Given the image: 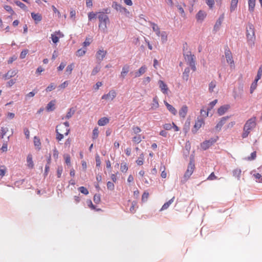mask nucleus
<instances>
[{"instance_id": "774afa93", "label": "nucleus", "mask_w": 262, "mask_h": 262, "mask_svg": "<svg viewBox=\"0 0 262 262\" xmlns=\"http://www.w3.org/2000/svg\"><path fill=\"white\" fill-rule=\"evenodd\" d=\"M62 167H58L57 169V174L58 178H60L61 176V174L62 173Z\"/></svg>"}, {"instance_id": "bb28decb", "label": "nucleus", "mask_w": 262, "mask_h": 262, "mask_svg": "<svg viewBox=\"0 0 262 262\" xmlns=\"http://www.w3.org/2000/svg\"><path fill=\"white\" fill-rule=\"evenodd\" d=\"M16 74V72L13 70H9L6 74H5L3 77L5 79H8Z\"/></svg>"}, {"instance_id": "aec40b11", "label": "nucleus", "mask_w": 262, "mask_h": 262, "mask_svg": "<svg viewBox=\"0 0 262 262\" xmlns=\"http://www.w3.org/2000/svg\"><path fill=\"white\" fill-rule=\"evenodd\" d=\"M159 107V104L158 101V98L157 96L153 98L152 102L151 104L150 110H156Z\"/></svg>"}, {"instance_id": "c9c22d12", "label": "nucleus", "mask_w": 262, "mask_h": 262, "mask_svg": "<svg viewBox=\"0 0 262 262\" xmlns=\"http://www.w3.org/2000/svg\"><path fill=\"white\" fill-rule=\"evenodd\" d=\"M7 167L5 165H0V179L5 176L7 172Z\"/></svg>"}, {"instance_id": "473e14b6", "label": "nucleus", "mask_w": 262, "mask_h": 262, "mask_svg": "<svg viewBox=\"0 0 262 262\" xmlns=\"http://www.w3.org/2000/svg\"><path fill=\"white\" fill-rule=\"evenodd\" d=\"M162 43H165L167 40V33L165 31H160V36Z\"/></svg>"}, {"instance_id": "c756f323", "label": "nucleus", "mask_w": 262, "mask_h": 262, "mask_svg": "<svg viewBox=\"0 0 262 262\" xmlns=\"http://www.w3.org/2000/svg\"><path fill=\"white\" fill-rule=\"evenodd\" d=\"M242 170L240 168H235L232 171L233 176L237 178L238 180L239 179Z\"/></svg>"}, {"instance_id": "9d476101", "label": "nucleus", "mask_w": 262, "mask_h": 262, "mask_svg": "<svg viewBox=\"0 0 262 262\" xmlns=\"http://www.w3.org/2000/svg\"><path fill=\"white\" fill-rule=\"evenodd\" d=\"M205 122L203 119H199L195 121L193 129H192V132L195 134L196 132L204 124Z\"/></svg>"}, {"instance_id": "9b49d317", "label": "nucleus", "mask_w": 262, "mask_h": 262, "mask_svg": "<svg viewBox=\"0 0 262 262\" xmlns=\"http://www.w3.org/2000/svg\"><path fill=\"white\" fill-rule=\"evenodd\" d=\"M216 140L215 139H213L206 140L201 143V147L203 149L206 150L209 147L212 146L216 142Z\"/></svg>"}, {"instance_id": "3c124183", "label": "nucleus", "mask_w": 262, "mask_h": 262, "mask_svg": "<svg viewBox=\"0 0 262 262\" xmlns=\"http://www.w3.org/2000/svg\"><path fill=\"white\" fill-rule=\"evenodd\" d=\"M34 144L35 146L39 147L41 145L40 140L39 138L36 136L34 137Z\"/></svg>"}, {"instance_id": "6e6552de", "label": "nucleus", "mask_w": 262, "mask_h": 262, "mask_svg": "<svg viewBox=\"0 0 262 262\" xmlns=\"http://www.w3.org/2000/svg\"><path fill=\"white\" fill-rule=\"evenodd\" d=\"M116 95L117 94L116 91L112 90L110 91L107 94L103 95L101 97V99L108 101H112L116 97Z\"/></svg>"}, {"instance_id": "338daca9", "label": "nucleus", "mask_w": 262, "mask_h": 262, "mask_svg": "<svg viewBox=\"0 0 262 262\" xmlns=\"http://www.w3.org/2000/svg\"><path fill=\"white\" fill-rule=\"evenodd\" d=\"M107 187L108 189H110L111 190H113L114 189V185L113 183L111 182H108L107 183Z\"/></svg>"}, {"instance_id": "f3484780", "label": "nucleus", "mask_w": 262, "mask_h": 262, "mask_svg": "<svg viewBox=\"0 0 262 262\" xmlns=\"http://www.w3.org/2000/svg\"><path fill=\"white\" fill-rule=\"evenodd\" d=\"M107 52L103 50H99L97 51L96 54V58L101 61L105 57L106 55Z\"/></svg>"}, {"instance_id": "a211bd4d", "label": "nucleus", "mask_w": 262, "mask_h": 262, "mask_svg": "<svg viewBox=\"0 0 262 262\" xmlns=\"http://www.w3.org/2000/svg\"><path fill=\"white\" fill-rule=\"evenodd\" d=\"M147 70V67L145 66H142L138 71L136 72L135 73V77H139L143 74L145 73Z\"/></svg>"}, {"instance_id": "ea45409f", "label": "nucleus", "mask_w": 262, "mask_h": 262, "mask_svg": "<svg viewBox=\"0 0 262 262\" xmlns=\"http://www.w3.org/2000/svg\"><path fill=\"white\" fill-rule=\"evenodd\" d=\"M237 3L238 0H231L230 6V11L231 12L235 9L237 7Z\"/></svg>"}, {"instance_id": "20e7f679", "label": "nucleus", "mask_w": 262, "mask_h": 262, "mask_svg": "<svg viewBox=\"0 0 262 262\" xmlns=\"http://www.w3.org/2000/svg\"><path fill=\"white\" fill-rule=\"evenodd\" d=\"M246 36L248 43L253 45L255 39L254 28L251 24H249L247 27Z\"/></svg>"}, {"instance_id": "7ed1b4c3", "label": "nucleus", "mask_w": 262, "mask_h": 262, "mask_svg": "<svg viewBox=\"0 0 262 262\" xmlns=\"http://www.w3.org/2000/svg\"><path fill=\"white\" fill-rule=\"evenodd\" d=\"M184 56L187 63L191 67L193 71L196 70L195 65V57L194 55L192 54L191 52L188 51L186 53L184 54Z\"/></svg>"}, {"instance_id": "6e6d98bb", "label": "nucleus", "mask_w": 262, "mask_h": 262, "mask_svg": "<svg viewBox=\"0 0 262 262\" xmlns=\"http://www.w3.org/2000/svg\"><path fill=\"white\" fill-rule=\"evenodd\" d=\"M92 42V39L90 38L86 37L85 41L83 43L84 47H86L89 46Z\"/></svg>"}, {"instance_id": "423d86ee", "label": "nucleus", "mask_w": 262, "mask_h": 262, "mask_svg": "<svg viewBox=\"0 0 262 262\" xmlns=\"http://www.w3.org/2000/svg\"><path fill=\"white\" fill-rule=\"evenodd\" d=\"M112 7L117 11H119L120 12L124 13L126 15L129 14V12L126 8L122 7L121 5L118 4L116 2H114L113 3Z\"/></svg>"}, {"instance_id": "412c9836", "label": "nucleus", "mask_w": 262, "mask_h": 262, "mask_svg": "<svg viewBox=\"0 0 262 262\" xmlns=\"http://www.w3.org/2000/svg\"><path fill=\"white\" fill-rule=\"evenodd\" d=\"M164 103L166 105L167 110L173 115H176L177 113L176 109L171 105L169 104L167 101H164Z\"/></svg>"}, {"instance_id": "680f3d73", "label": "nucleus", "mask_w": 262, "mask_h": 262, "mask_svg": "<svg viewBox=\"0 0 262 262\" xmlns=\"http://www.w3.org/2000/svg\"><path fill=\"white\" fill-rule=\"evenodd\" d=\"M100 70V67L99 66H97L94 68L92 72V75H95L97 73L99 72Z\"/></svg>"}, {"instance_id": "ddd939ff", "label": "nucleus", "mask_w": 262, "mask_h": 262, "mask_svg": "<svg viewBox=\"0 0 262 262\" xmlns=\"http://www.w3.org/2000/svg\"><path fill=\"white\" fill-rule=\"evenodd\" d=\"M158 84L161 91L164 94H167L169 91V89L167 85L161 80L158 81Z\"/></svg>"}, {"instance_id": "0e129e2a", "label": "nucleus", "mask_w": 262, "mask_h": 262, "mask_svg": "<svg viewBox=\"0 0 262 262\" xmlns=\"http://www.w3.org/2000/svg\"><path fill=\"white\" fill-rule=\"evenodd\" d=\"M63 134L59 132H56V139L58 141H61L63 138Z\"/></svg>"}, {"instance_id": "69168bd1", "label": "nucleus", "mask_w": 262, "mask_h": 262, "mask_svg": "<svg viewBox=\"0 0 262 262\" xmlns=\"http://www.w3.org/2000/svg\"><path fill=\"white\" fill-rule=\"evenodd\" d=\"M149 196V193L147 192H144L142 196V201H147V199Z\"/></svg>"}, {"instance_id": "de8ad7c7", "label": "nucleus", "mask_w": 262, "mask_h": 262, "mask_svg": "<svg viewBox=\"0 0 262 262\" xmlns=\"http://www.w3.org/2000/svg\"><path fill=\"white\" fill-rule=\"evenodd\" d=\"M86 53V49L83 50L82 49H79L76 53L77 56L81 57L83 56Z\"/></svg>"}, {"instance_id": "393cba45", "label": "nucleus", "mask_w": 262, "mask_h": 262, "mask_svg": "<svg viewBox=\"0 0 262 262\" xmlns=\"http://www.w3.org/2000/svg\"><path fill=\"white\" fill-rule=\"evenodd\" d=\"M150 24L152 28L153 31L156 33L157 36H159L160 34V30L158 26L152 22H150Z\"/></svg>"}, {"instance_id": "f257e3e1", "label": "nucleus", "mask_w": 262, "mask_h": 262, "mask_svg": "<svg viewBox=\"0 0 262 262\" xmlns=\"http://www.w3.org/2000/svg\"><path fill=\"white\" fill-rule=\"evenodd\" d=\"M256 126V118H252L249 119L245 123L244 127V132L242 134L243 138L248 137L251 130Z\"/></svg>"}, {"instance_id": "c85d7f7f", "label": "nucleus", "mask_w": 262, "mask_h": 262, "mask_svg": "<svg viewBox=\"0 0 262 262\" xmlns=\"http://www.w3.org/2000/svg\"><path fill=\"white\" fill-rule=\"evenodd\" d=\"M228 118L227 117H223L220 121V122L216 124L215 127L216 129H221L222 126L225 123L226 121Z\"/></svg>"}, {"instance_id": "5701e85b", "label": "nucleus", "mask_w": 262, "mask_h": 262, "mask_svg": "<svg viewBox=\"0 0 262 262\" xmlns=\"http://www.w3.org/2000/svg\"><path fill=\"white\" fill-rule=\"evenodd\" d=\"M129 70V66L127 64L124 66L121 72V77L124 78Z\"/></svg>"}, {"instance_id": "e433bc0d", "label": "nucleus", "mask_w": 262, "mask_h": 262, "mask_svg": "<svg viewBox=\"0 0 262 262\" xmlns=\"http://www.w3.org/2000/svg\"><path fill=\"white\" fill-rule=\"evenodd\" d=\"M249 10L253 12L255 5V0H248Z\"/></svg>"}, {"instance_id": "49530a36", "label": "nucleus", "mask_w": 262, "mask_h": 262, "mask_svg": "<svg viewBox=\"0 0 262 262\" xmlns=\"http://www.w3.org/2000/svg\"><path fill=\"white\" fill-rule=\"evenodd\" d=\"M74 113H75V110L73 108H70L68 112L67 113V114L66 115V118L67 119L70 118L74 115Z\"/></svg>"}, {"instance_id": "37998d69", "label": "nucleus", "mask_w": 262, "mask_h": 262, "mask_svg": "<svg viewBox=\"0 0 262 262\" xmlns=\"http://www.w3.org/2000/svg\"><path fill=\"white\" fill-rule=\"evenodd\" d=\"M253 176L256 179V181L259 183H262L261 176L259 173L258 171L253 174Z\"/></svg>"}, {"instance_id": "6ab92c4d", "label": "nucleus", "mask_w": 262, "mask_h": 262, "mask_svg": "<svg viewBox=\"0 0 262 262\" xmlns=\"http://www.w3.org/2000/svg\"><path fill=\"white\" fill-rule=\"evenodd\" d=\"M31 15L32 18L35 21L36 24L38 23L42 20V16L39 13H35L34 12H32Z\"/></svg>"}, {"instance_id": "f704fd0d", "label": "nucleus", "mask_w": 262, "mask_h": 262, "mask_svg": "<svg viewBox=\"0 0 262 262\" xmlns=\"http://www.w3.org/2000/svg\"><path fill=\"white\" fill-rule=\"evenodd\" d=\"M216 81L215 80L211 81L209 84V91L210 93L214 92V89L216 88Z\"/></svg>"}, {"instance_id": "39448f33", "label": "nucleus", "mask_w": 262, "mask_h": 262, "mask_svg": "<svg viewBox=\"0 0 262 262\" xmlns=\"http://www.w3.org/2000/svg\"><path fill=\"white\" fill-rule=\"evenodd\" d=\"M194 169V164L192 161H190L188 165L187 169L185 172L184 179L185 181H187L193 172Z\"/></svg>"}, {"instance_id": "b1692460", "label": "nucleus", "mask_w": 262, "mask_h": 262, "mask_svg": "<svg viewBox=\"0 0 262 262\" xmlns=\"http://www.w3.org/2000/svg\"><path fill=\"white\" fill-rule=\"evenodd\" d=\"M144 138V137H142L141 135H136L132 138V141L135 144H139Z\"/></svg>"}, {"instance_id": "4c0bfd02", "label": "nucleus", "mask_w": 262, "mask_h": 262, "mask_svg": "<svg viewBox=\"0 0 262 262\" xmlns=\"http://www.w3.org/2000/svg\"><path fill=\"white\" fill-rule=\"evenodd\" d=\"M189 72V69L188 68H186L185 69L183 73V78L186 81H187L188 79Z\"/></svg>"}, {"instance_id": "a18cd8bd", "label": "nucleus", "mask_w": 262, "mask_h": 262, "mask_svg": "<svg viewBox=\"0 0 262 262\" xmlns=\"http://www.w3.org/2000/svg\"><path fill=\"white\" fill-rule=\"evenodd\" d=\"M132 130L135 135H139V134L141 132V129L138 126H133Z\"/></svg>"}, {"instance_id": "864d4df0", "label": "nucleus", "mask_w": 262, "mask_h": 262, "mask_svg": "<svg viewBox=\"0 0 262 262\" xmlns=\"http://www.w3.org/2000/svg\"><path fill=\"white\" fill-rule=\"evenodd\" d=\"M56 88V85L54 83H51L46 89L47 92H50L54 90Z\"/></svg>"}, {"instance_id": "bf43d9fd", "label": "nucleus", "mask_w": 262, "mask_h": 262, "mask_svg": "<svg viewBox=\"0 0 262 262\" xmlns=\"http://www.w3.org/2000/svg\"><path fill=\"white\" fill-rule=\"evenodd\" d=\"M58 154H59V152H58L57 149L56 148H55L53 150V157L55 159V160H57V159L58 158Z\"/></svg>"}, {"instance_id": "a19ab883", "label": "nucleus", "mask_w": 262, "mask_h": 262, "mask_svg": "<svg viewBox=\"0 0 262 262\" xmlns=\"http://www.w3.org/2000/svg\"><path fill=\"white\" fill-rule=\"evenodd\" d=\"M14 3L19 7L21 9L26 10L27 8V6L23 3L18 1H15Z\"/></svg>"}, {"instance_id": "dca6fc26", "label": "nucleus", "mask_w": 262, "mask_h": 262, "mask_svg": "<svg viewBox=\"0 0 262 262\" xmlns=\"http://www.w3.org/2000/svg\"><path fill=\"white\" fill-rule=\"evenodd\" d=\"M207 15L206 13L202 10H200L196 14V18L198 21L202 22Z\"/></svg>"}, {"instance_id": "e2e57ef3", "label": "nucleus", "mask_w": 262, "mask_h": 262, "mask_svg": "<svg viewBox=\"0 0 262 262\" xmlns=\"http://www.w3.org/2000/svg\"><path fill=\"white\" fill-rule=\"evenodd\" d=\"M94 201L96 203H99L100 202V196L99 194H95L93 198Z\"/></svg>"}, {"instance_id": "58836bf2", "label": "nucleus", "mask_w": 262, "mask_h": 262, "mask_svg": "<svg viewBox=\"0 0 262 262\" xmlns=\"http://www.w3.org/2000/svg\"><path fill=\"white\" fill-rule=\"evenodd\" d=\"M262 76V65H261L257 71V76L254 80L257 82L261 77Z\"/></svg>"}, {"instance_id": "7c9ffc66", "label": "nucleus", "mask_w": 262, "mask_h": 262, "mask_svg": "<svg viewBox=\"0 0 262 262\" xmlns=\"http://www.w3.org/2000/svg\"><path fill=\"white\" fill-rule=\"evenodd\" d=\"M174 197L173 196L172 199H171L170 200H169L167 202L165 203L162 207L161 209V210H164L166 209H167L170 205H171L174 201Z\"/></svg>"}, {"instance_id": "79ce46f5", "label": "nucleus", "mask_w": 262, "mask_h": 262, "mask_svg": "<svg viewBox=\"0 0 262 262\" xmlns=\"http://www.w3.org/2000/svg\"><path fill=\"white\" fill-rule=\"evenodd\" d=\"M120 170L122 172H126L128 170V166L126 163H122L120 166Z\"/></svg>"}, {"instance_id": "f03ea898", "label": "nucleus", "mask_w": 262, "mask_h": 262, "mask_svg": "<svg viewBox=\"0 0 262 262\" xmlns=\"http://www.w3.org/2000/svg\"><path fill=\"white\" fill-rule=\"evenodd\" d=\"M98 18L99 19V28L104 33L106 32L107 24L109 23L110 20L108 16L103 12H99Z\"/></svg>"}, {"instance_id": "09e8293b", "label": "nucleus", "mask_w": 262, "mask_h": 262, "mask_svg": "<svg viewBox=\"0 0 262 262\" xmlns=\"http://www.w3.org/2000/svg\"><path fill=\"white\" fill-rule=\"evenodd\" d=\"M73 67H74L73 63H71L68 66V67H67L66 70V72L68 74L70 75L72 73V72L73 69Z\"/></svg>"}, {"instance_id": "603ef678", "label": "nucleus", "mask_w": 262, "mask_h": 262, "mask_svg": "<svg viewBox=\"0 0 262 262\" xmlns=\"http://www.w3.org/2000/svg\"><path fill=\"white\" fill-rule=\"evenodd\" d=\"M64 159L65 160V162L68 165H71V157L69 154H65L63 156Z\"/></svg>"}, {"instance_id": "4be33fe9", "label": "nucleus", "mask_w": 262, "mask_h": 262, "mask_svg": "<svg viewBox=\"0 0 262 262\" xmlns=\"http://www.w3.org/2000/svg\"><path fill=\"white\" fill-rule=\"evenodd\" d=\"M32 156L31 154H29L27 157V166L30 169H32L34 168V163L32 159Z\"/></svg>"}, {"instance_id": "4468645a", "label": "nucleus", "mask_w": 262, "mask_h": 262, "mask_svg": "<svg viewBox=\"0 0 262 262\" xmlns=\"http://www.w3.org/2000/svg\"><path fill=\"white\" fill-rule=\"evenodd\" d=\"M230 106L229 104H226L220 107L217 110V113L220 116L224 115L229 108Z\"/></svg>"}, {"instance_id": "c03bdc74", "label": "nucleus", "mask_w": 262, "mask_h": 262, "mask_svg": "<svg viewBox=\"0 0 262 262\" xmlns=\"http://www.w3.org/2000/svg\"><path fill=\"white\" fill-rule=\"evenodd\" d=\"M99 130L98 127H95L93 130L92 138L93 140L97 139L99 135Z\"/></svg>"}, {"instance_id": "2f4dec72", "label": "nucleus", "mask_w": 262, "mask_h": 262, "mask_svg": "<svg viewBox=\"0 0 262 262\" xmlns=\"http://www.w3.org/2000/svg\"><path fill=\"white\" fill-rule=\"evenodd\" d=\"M55 100L50 101L47 105L46 109L48 111H52L55 109Z\"/></svg>"}, {"instance_id": "13d9d810", "label": "nucleus", "mask_w": 262, "mask_h": 262, "mask_svg": "<svg viewBox=\"0 0 262 262\" xmlns=\"http://www.w3.org/2000/svg\"><path fill=\"white\" fill-rule=\"evenodd\" d=\"M256 152L255 151H253V152H252L250 157H248L247 159L249 161H251V160H254L256 158Z\"/></svg>"}, {"instance_id": "a878e982", "label": "nucleus", "mask_w": 262, "mask_h": 262, "mask_svg": "<svg viewBox=\"0 0 262 262\" xmlns=\"http://www.w3.org/2000/svg\"><path fill=\"white\" fill-rule=\"evenodd\" d=\"M109 122V119L107 117H102L98 121V124L99 126H104Z\"/></svg>"}, {"instance_id": "8fccbe9b", "label": "nucleus", "mask_w": 262, "mask_h": 262, "mask_svg": "<svg viewBox=\"0 0 262 262\" xmlns=\"http://www.w3.org/2000/svg\"><path fill=\"white\" fill-rule=\"evenodd\" d=\"M4 8L6 11L9 12L11 15L14 14V11L13 10L11 6L8 5H5Z\"/></svg>"}, {"instance_id": "4d7b16f0", "label": "nucleus", "mask_w": 262, "mask_h": 262, "mask_svg": "<svg viewBox=\"0 0 262 262\" xmlns=\"http://www.w3.org/2000/svg\"><path fill=\"white\" fill-rule=\"evenodd\" d=\"M8 131L7 127H2L1 128V138H3L7 132Z\"/></svg>"}, {"instance_id": "f8f14e48", "label": "nucleus", "mask_w": 262, "mask_h": 262, "mask_svg": "<svg viewBox=\"0 0 262 262\" xmlns=\"http://www.w3.org/2000/svg\"><path fill=\"white\" fill-rule=\"evenodd\" d=\"M70 129L64 125H57L56 128V132H59L63 135L67 136L70 133Z\"/></svg>"}, {"instance_id": "0eeeda50", "label": "nucleus", "mask_w": 262, "mask_h": 262, "mask_svg": "<svg viewBox=\"0 0 262 262\" xmlns=\"http://www.w3.org/2000/svg\"><path fill=\"white\" fill-rule=\"evenodd\" d=\"M225 56L227 63L230 65L231 67H234V62L233 59L232 54L229 49L225 50Z\"/></svg>"}, {"instance_id": "052dcab7", "label": "nucleus", "mask_w": 262, "mask_h": 262, "mask_svg": "<svg viewBox=\"0 0 262 262\" xmlns=\"http://www.w3.org/2000/svg\"><path fill=\"white\" fill-rule=\"evenodd\" d=\"M28 53V50L27 49L22 51L20 54V58L21 59L25 58Z\"/></svg>"}, {"instance_id": "1a4fd4ad", "label": "nucleus", "mask_w": 262, "mask_h": 262, "mask_svg": "<svg viewBox=\"0 0 262 262\" xmlns=\"http://www.w3.org/2000/svg\"><path fill=\"white\" fill-rule=\"evenodd\" d=\"M64 36V35L60 31H55L51 34V39L53 43H56L59 42V38Z\"/></svg>"}, {"instance_id": "72a5a7b5", "label": "nucleus", "mask_w": 262, "mask_h": 262, "mask_svg": "<svg viewBox=\"0 0 262 262\" xmlns=\"http://www.w3.org/2000/svg\"><path fill=\"white\" fill-rule=\"evenodd\" d=\"M144 156L143 153L140 155L136 162L138 165L141 166L144 163Z\"/></svg>"}, {"instance_id": "2eb2a0df", "label": "nucleus", "mask_w": 262, "mask_h": 262, "mask_svg": "<svg viewBox=\"0 0 262 262\" xmlns=\"http://www.w3.org/2000/svg\"><path fill=\"white\" fill-rule=\"evenodd\" d=\"M188 108L186 105L182 106L179 112V116L182 118H185L187 115Z\"/></svg>"}, {"instance_id": "cd10ccee", "label": "nucleus", "mask_w": 262, "mask_h": 262, "mask_svg": "<svg viewBox=\"0 0 262 262\" xmlns=\"http://www.w3.org/2000/svg\"><path fill=\"white\" fill-rule=\"evenodd\" d=\"M223 19H224L223 16H221L219 18V19L216 21L215 24L214 25V30L217 31L219 29V28L222 23Z\"/></svg>"}, {"instance_id": "5fc2aeb1", "label": "nucleus", "mask_w": 262, "mask_h": 262, "mask_svg": "<svg viewBox=\"0 0 262 262\" xmlns=\"http://www.w3.org/2000/svg\"><path fill=\"white\" fill-rule=\"evenodd\" d=\"M78 189L80 191V192H81L82 193H83L85 195H86L89 193V191L88 190V189L83 186L80 187L78 188Z\"/></svg>"}]
</instances>
